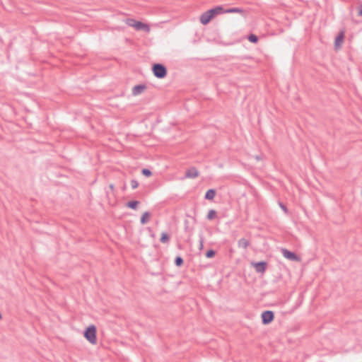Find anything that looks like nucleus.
I'll return each instance as SVG.
<instances>
[{
    "mask_svg": "<svg viewBox=\"0 0 362 362\" xmlns=\"http://www.w3.org/2000/svg\"><path fill=\"white\" fill-rule=\"evenodd\" d=\"M125 23L132 28H134L136 30H144L146 33H149L151 30L150 26L141 21H137L134 18H127Z\"/></svg>",
    "mask_w": 362,
    "mask_h": 362,
    "instance_id": "f257e3e1",
    "label": "nucleus"
},
{
    "mask_svg": "<svg viewBox=\"0 0 362 362\" xmlns=\"http://www.w3.org/2000/svg\"><path fill=\"white\" fill-rule=\"evenodd\" d=\"M109 187H110V189L112 191H113V190H114L115 187H114V185H113V184H110V185H109Z\"/></svg>",
    "mask_w": 362,
    "mask_h": 362,
    "instance_id": "bb28decb",
    "label": "nucleus"
},
{
    "mask_svg": "<svg viewBox=\"0 0 362 362\" xmlns=\"http://www.w3.org/2000/svg\"><path fill=\"white\" fill-rule=\"evenodd\" d=\"M247 40L252 43H257L259 40L258 37L255 34H250L247 36Z\"/></svg>",
    "mask_w": 362,
    "mask_h": 362,
    "instance_id": "a211bd4d",
    "label": "nucleus"
},
{
    "mask_svg": "<svg viewBox=\"0 0 362 362\" xmlns=\"http://www.w3.org/2000/svg\"><path fill=\"white\" fill-rule=\"evenodd\" d=\"M238 245L239 247L247 249V247L250 245V242L245 238H241L238 240Z\"/></svg>",
    "mask_w": 362,
    "mask_h": 362,
    "instance_id": "ddd939ff",
    "label": "nucleus"
},
{
    "mask_svg": "<svg viewBox=\"0 0 362 362\" xmlns=\"http://www.w3.org/2000/svg\"><path fill=\"white\" fill-rule=\"evenodd\" d=\"M139 204V201H136V200H134V201H130V202H128L127 204H126V206L128 207V208H130L132 209H134L136 210L138 207V205Z\"/></svg>",
    "mask_w": 362,
    "mask_h": 362,
    "instance_id": "2eb2a0df",
    "label": "nucleus"
},
{
    "mask_svg": "<svg viewBox=\"0 0 362 362\" xmlns=\"http://www.w3.org/2000/svg\"><path fill=\"white\" fill-rule=\"evenodd\" d=\"M223 11H224V13H243V10L240 8L234 7V8H228L226 11L223 10Z\"/></svg>",
    "mask_w": 362,
    "mask_h": 362,
    "instance_id": "f3484780",
    "label": "nucleus"
},
{
    "mask_svg": "<svg viewBox=\"0 0 362 362\" xmlns=\"http://www.w3.org/2000/svg\"><path fill=\"white\" fill-rule=\"evenodd\" d=\"M211 20L212 18L210 17V15L208 13L207 11L204 12L199 17V21L203 25H207Z\"/></svg>",
    "mask_w": 362,
    "mask_h": 362,
    "instance_id": "9d476101",
    "label": "nucleus"
},
{
    "mask_svg": "<svg viewBox=\"0 0 362 362\" xmlns=\"http://www.w3.org/2000/svg\"><path fill=\"white\" fill-rule=\"evenodd\" d=\"M131 186L132 189H136L139 186V182L136 180H131Z\"/></svg>",
    "mask_w": 362,
    "mask_h": 362,
    "instance_id": "5701e85b",
    "label": "nucleus"
},
{
    "mask_svg": "<svg viewBox=\"0 0 362 362\" xmlns=\"http://www.w3.org/2000/svg\"><path fill=\"white\" fill-rule=\"evenodd\" d=\"M344 30H341L338 35H337V37H335V41H334V47H335V49H338L339 48H341V45L344 42Z\"/></svg>",
    "mask_w": 362,
    "mask_h": 362,
    "instance_id": "0eeeda50",
    "label": "nucleus"
},
{
    "mask_svg": "<svg viewBox=\"0 0 362 362\" xmlns=\"http://www.w3.org/2000/svg\"><path fill=\"white\" fill-rule=\"evenodd\" d=\"M281 252L284 257L289 260L298 261L300 259L295 252L288 250L287 249L282 248Z\"/></svg>",
    "mask_w": 362,
    "mask_h": 362,
    "instance_id": "39448f33",
    "label": "nucleus"
},
{
    "mask_svg": "<svg viewBox=\"0 0 362 362\" xmlns=\"http://www.w3.org/2000/svg\"><path fill=\"white\" fill-rule=\"evenodd\" d=\"M216 255V251L214 250H209L206 254H205V256L207 258H212L215 256Z\"/></svg>",
    "mask_w": 362,
    "mask_h": 362,
    "instance_id": "412c9836",
    "label": "nucleus"
},
{
    "mask_svg": "<svg viewBox=\"0 0 362 362\" xmlns=\"http://www.w3.org/2000/svg\"><path fill=\"white\" fill-rule=\"evenodd\" d=\"M358 16H362V4L358 7Z\"/></svg>",
    "mask_w": 362,
    "mask_h": 362,
    "instance_id": "393cba45",
    "label": "nucleus"
},
{
    "mask_svg": "<svg viewBox=\"0 0 362 362\" xmlns=\"http://www.w3.org/2000/svg\"><path fill=\"white\" fill-rule=\"evenodd\" d=\"M2 316H1V314L0 313V319H1Z\"/></svg>",
    "mask_w": 362,
    "mask_h": 362,
    "instance_id": "cd10ccee",
    "label": "nucleus"
},
{
    "mask_svg": "<svg viewBox=\"0 0 362 362\" xmlns=\"http://www.w3.org/2000/svg\"><path fill=\"white\" fill-rule=\"evenodd\" d=\"M96 327L93 325L88 326L84 332V337L92 344L97 343Z\"/></svg>",
    "mask_w": 362,
    "mask_h": 362,
    "instance_id": "f03ea898",
    "label": "nucleus"
},
{
    "mask_svg": "<svg viewBox=\"0 0 362 362\" xmlns=\"http://www.w3.org/2000/svg\"><path fill=\"white\" fill-rule=\"evenodd\" d=\"M150 216H151V214L149 212H148V211L144 212L141 217V220H140L141 223L143 225L147 223L149 221Z\"/></svg>",
    "mask_w": 362,
    "mask_h": 362,
    "instance_id": "4468645a",
    "label": "nucleus"
},
{
    "mask_svg": "<svg viewBox=\"0 0 362 362\" xmlns=\"http://www.w3.org/2000/svg\"><path fill=\"white\" fill-rule=\"evenodd\" d=\"M146 88V85L144 84H139L132 88V95H137L141 94L145 89Z\"/></svg>",
    "mask_w": 362,
    "mask_h": 362,
    "instance_id": "9b49d317",
    "label": "nucleus"
},
{
    "mask_svg": "<svg viewBox=\"0 0 362 362\" xmlns=\"http://www.w3.org/2000/svg\"><path fill=\"white\" fill-rule=\"evenodd\" d=\"M184 263L183 259L180 256H177L175 259V264L177 267H181Z\"/></svg>",
    "mask_w": 362,
    "mask_h": 362,
    "instance_id": "aec40b11",
    "label": "nucleus"
},
{
    "mask_svg": "<svg viewBox=\"0 0 362 362\" xmlns=\"http://www.w3.org/2000/svg\"><path fill=\"white\" fill-rule=\"evenodd\" d=\"M216 194V191L214 189H209L206 191L204 199L207 200H213Z\"/></svg>",
    "mask_w": 362,
    "mask_h": 362,
    "instance_id": "f8f14e48",
    "label": "nucleus"
},
{
    "mask_svg": "<svg viewBox=\"0 0 362 362\" xmlns=\"http://www.w3.org/2000/svg\"><path fill=\"white\" fill-rule=\"evenodd\" d=\"M252 265L257 273H264L267 267V263L264 261L252 263Z\"/></svg>",
    "mask_w": 362,
    "mask_h": 362,
    "instance_id": "423d86ee",
    "label": "nucleus"
},
{
    "mask_svg": "<svg viewBox=\"0 0 362 362\" xmlns=\"http://www.w3.org/2000/svg\"><path fill=\"white\" fill-rule=\"evenodd\" d=\"M153 75L158 78H164L167 76V69L162 64H154L152 66Z\"/></svg>",
    "mask_w": 362,
    "mask_h": 362,
    "instance_id": "7ed1b4c3",
    "label": "nucleus"
},
{
    "mask_svg": "<svg viewBox=\"0 0 362 362\" xmlns=\"http://www.w3.org/2000/svg\"><path fill=\"white\" fill-rule=\"evenodd\" d=\"M204 237L202 235L199 237V249L202 250L204 247Z\"/></svg>",
    "mask_w": 362,
    "mask_h": 362,
    "instance_id": "b1692460",
    "label": "nucleus"
},
{
    "mask_svg": "<svg viewBox=\"0 0 362 362\" xmlns=\"http://www.w3.org/2000/svg\"><path fill=\"white\" fill-rule=\"evenodd\" d=\"M216 211L214 209H211L209 211L207 214V218L209 220H212L216 217Z\"/></svg>",
    "mask_w": 362,
    "mask_h": 362,
    "instance_id": "6ab92c4d",
    "label": "nucleus"
},
{
    "mask_svg": "<svg viewBox=\"0 0 362 362\" xmlns=\"http://www.w3.org/2000/svg\"><path fill=\"white\" fill-rule=\"evenodd\" d=\"M160 241L162 243H168L170 241V235L166 233H162Z\"/></svg>",
    "mask_w": 362,
    "mask_h": 362,
    "instance_id": "dca6fc26",
    "label": "nucleus"
},
{
    "mask_svg": "<svg viewBox=\"0 0 362 362\" xmlns=\"http://www.w3.org/2000/svg\"><path fill=\"white\" fill-rule=\"evenodd\" d=\"M199 176V172L194 167H192L185 172V177L188 178H195Z\"/></svg>",
    "mask_w": 362,
    "mask_h": 362,
    "instance_id": "1a4fd4ad",
    "label": "nucleus"
},
{
    "mask_svg": "<svg viewBox=\"0 0 362 362\" xmlns=\"http://www.w3.org/2000/svg\"><path fill=\"white\" fill-rule=\"evenodd\" d=\"M280 206H281V209H282L285 212H287V211H288V209H287L286 206L284 204H283L280 203Z\"/></svg>",
    "mask_w": 362,
    "mask_h": 362,
    "instance_id": "a878e982",
    "label": "nucleus"
},
{
    "mask_svg": "<svg viewBox=\"0 0 362 362\" xmlns=\"http://www.w3.org/2000/svg\"><path fill=\"white\" fill-rule=\"evenodd\" d=\"M141 173H142V175H144L146 177H149L152 175V172L149 169H147V168L142 169Z\"/></svg>",
    "mask_w": 362,
    "mask_h": 362,
    "instance_id": "4be33fe9",
    "label": "nucleus"
},
{
    "mask_svg": "<svg viewBox=\"0 0 362 362\" xmlns=\"http://www.w3.org/2000/svg\"><path fill=\"white\" fill-rule=\"evenodd\" d=\"M262 322L264 325L271 323L274 319V313L271 310H265L262 313Z\"/></svg>",
    "mask_w": 362,
    "mask_h": 362,
    "instance_id": "20e7f679",
    "label": "nucleus"
},
{
    "mask_svg": "<svg viewBox=\"0 0 362 362\" xmlns=\"http://www.w3.org/2000/svg\"><path fill=\"white\" fill-rule=\"evenodd\" d=\"M208 13H209L210 17L212 18V19L218 14L224 13L223 8L222 6H216L211 9H209L207 11Z\"/></svg>",
    "mask_w": 362,
    "mask_h": 362,
    "instance_id": "6e6552de",
    "label": "nucleus"
}]
</instances>
